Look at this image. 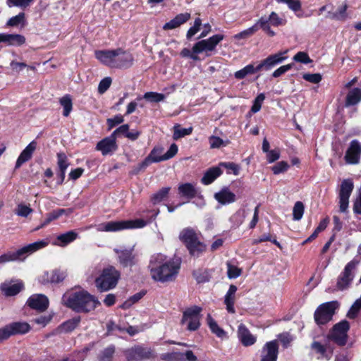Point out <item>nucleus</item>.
Masks as SVG:
<instances>
[{
  "instance_id": "9d476101",
  "label": "nucleus",
  "mask_w": 361,
  "mask_h": 361,
  "mask_svg": "<svg viewBox=\"0 0 361 361\" xmlns=\"http://www.w3.org/2000/svg\"><path fill=\"white\" fill-rule=\"evenodd\" d=\"M350 324L347 320H342L336 324L329 333L327 338L339 346H344L348 341V332Z\"/></svg>"
},
{
  "instance_id": "5701e85b",
  "label": "nucleus",
  "mask_w": 361,
  "mask_h": 361,
  "mask_svg": "<svg viewBox=\"0 0 361 361\" xmlns=\"http://www.w3.org/2000/svg\"><path fill=\"white\" fill-rule=\"evenodd\" d=\"M215 200L221 204H228L236 200L235 195L228 188H224L214 194Z\"/></svg>"
},
{
  "instance_id": "603ef678",
  "label": "nucleus",
  "mask_w": 361,
  "mask_h": 361,
  "mask_svg": "<svg viewBox=\"0 0 361 361\" xmlns=\"http://www.w3.org/2000/svg\"><path fill=\"white\" fill-rule=\"evenodd\" d=\"M34 0H6V4L9 8L16 6L25 9L30 6Z\"/></svg>"
},
{
  "instance_id": "423d86ee",
  "label": "nucleus",
  "mask_w": 361,
  "mask_h": 361,
  "mask_svg": "<svg viewBox=\"0 0 361 361\" xmlns=\"http://www.w3.org/2000/svg\"><path fill=\"white\" fill-rule=\"evenodd\" d=\"M120 279V272L113 266L102 270L95 279V286L100 292H106L114 288Z\"/></svg>"
},
{
  "instance_id": "f257e3e1",
  "label": "nucleus",
  "mask_w": 361,
  "mask_h": 361,
  "mask_svg": "<svg viewBox=\"0 0 361 361\" xmlns=\"http://www.w3.org/2000/svg\"><path fill=\"white\" fill-rule=\"evenodd\" d=\"M148 268L153 280L164 283L175 279L180 264L173 260H167L165 255L158 253L152 256Z\"/></svg>"
},
{
  "instance_id": "4d7b16f0",
  "label": "nucleus",
  "mask_w": 361,
  "mask_h": 361,
  "mask_svg": "<svg viewBox=\"0 0 361 361\" xmlns=\"http://www.w3.org/2000/svg\"><path fill=\"white\" fill-rule=\"evenodd\" d=\"M360 309L361 298H358L354 302L350 309L348 310L347 313V317L350 319H355L357 317Z\"/></svg>"
},
{
  "instance_id": "680f3d73",
  "label": "nucleus",
  "mask_w": 361,
  "mask_h": 361,
  "mask_svg": "<svg viewBox=\"0 0 361 361\" xmlns=\"http://www.w3.org/2000/svg\"><path fill=\"white\" fill-rule=\"evenodd\" d=\"M302 78L311 83L317 84L321 82L322 76L320 73H305Z\"/></svg>"
},
{
  "instance_id": "f03ea898",
  "label": "nucleus",
  "mask_w": 361,
  "mask_h": 361,
  "mask_svg": "<svg viewBox=\"0 0 361 361\" xmlns=\"http://www.w3.org/2000/svg\"><path fill=\"white\" fill-rule=\"evenodd\" d=\"M63 304L78 313H87L94 310L100 302L87 290H82L71 293H65L62 297Z\"/></svg>"
},
{
  "instance_id": "393cba45",
  "label": "nucleus",
  "mask_w": 361,
  "mask_h": 361,
  "mask_svg": "<svg viewBox=\"0 0 361 361\" xmlns=\"http://www.w3.org/2000/svg\"><path fill=\"white\" fill-rule=\"evenodd\" d=\"M179 239L187 247L188 245L195 243L198 240V237L194 229L185 228L180 231Z\"/></svg>"
},
{
  "instance_id": "052dcab7",
  "label": "nucleus",
  "mask_w": 361,
  "mask_h": 361,
  "mask_svg": "<svg viewBox=\"0 0 361 361\" xmlns=\"http://www.w3.org/2000/svg\"><path fill=\"white\" fill-rule=\"evenodd\" d=\"M293 60L296 62L307 64L312 61L308 54L305 51H299L294 56Z\"/></svg>"
},
{
  "instance_id": "c756f323",
  "label": "nucleus",
  "mask_w": 361,
  "mask_h": 361,
  "mask_svg": "<svg viewBox=\"0 0 361 361\" xmlns=\"http://www.w3.org/2000/svg\"><path fill=\"white\" fill-rule=\"evenodd\" d=\"M178 190L182 197L188 200L194 198L197 195V190L195 185L189 183L179 185Z\"/></svg>"
},
{
  "instance_id": "864d4df0",
  "label": "nucleus",
  "mask_w": 361,
  "mask_h": 361,
  "mask_svg": "<svg viewBox=\"0 0 361 361\" xmlns=\"http://www.w3.org/2000/svg\"><path fill=\"white\" fill-rule=\"evenodd\" d=\"M257 30L261 28L263 31L266 32L269 36L273 37L276 35L275 32L271 29V25L267 23L264 18H260L257 21Z\"/></svg>"
},
{
  "instance_id": "9b49d317",
  "label": "nucleus",
  "mask_w": 361,
  "mask_h": 361,
  "mask_svg": "<svg viewBox=\"0 0 361 361\" xmlns=\"http://www.w3.org/2000/svg\"><path fill=\"white\" fill-rule=\"evenodd\" d=\"M202 308L198 306H192L184 311L181 324L187 323V329L189 331H196L200 326V319Z\"/></svg>"
},
{
  "instance_id": "7ed1b4c3",
  "label": "nucleus",
  "mask_w": 361,
  "mask_h": 361,
  "mask_svg": "<svg viewBox=\"0 0 361 361\" xmlns=\"http://www.w3.org/2000/svg\"><path fill=\"white\" fill-rule=\"evenodd\" d=\"M94 56L102 63L113 68H128L134 63L133 54L122 48L97 50Z\"/></svg>"
},
{
  "instance_id": "13d9d810",
  "label": "nucleus",
  "mask_w": 361,
  "mask_h": 361,
  "mask_svg": "<svg viewBox=\"0 0 361 361\" xmlns=\"http://www.w3.org/2000/svg\"><path fill=\"white\" fill-rule=\"evenodd\" d=\"M33 210L27 205L19 204L16 209V214L21 217H27Z\"/></svg>"
},
{
  "instance_id": "de8ad7c7",
  "label": "nucleus",
  "mask_w": 361,
  "mask_h": 361,
  "mask_svg": "<svg viewBox=\"0 0 361 361\" xmlns=\"http://www.w3.org/2000/svg\"><path fill=\"white\" fill-rule=\"evenodd\" d=\"M164 149L162 147H154L150 152L148 157L152 161L153 163H157L162 161H165L164 159V154H161Z\"/></svg>"
},
{
  "instance_id": "72a5a7b5",
  "label": "nucleus",
  "mask_w": 361,
  "mask_h": 361,
  "mask_svg": "<svg viewBox=\"0 0 361 361\" xmlns=\"http://www.w3.org/2000/svg\"><path fill=\"white\" fill-rule=\"evenodd\" d=\"M361 101V90L355 87L351 90L347 94L345 106H350L358 104Z\"/></svg>"
},
{
  "instance_id": "2f4dec72",
  "label": "nucleus",
  "mask_w": 361,
  "mask_h": 361,
  "mask_svg": "<svg viewBox=\"0 0 361 361\" xmlns=\"http://www.w3.org/2000/svg\"><path fill=\"white\" fill-rule=\"evenodd\" d=\"M78 236V233L74 231H69L57 236L56 242L54 243L61 247H65L74 241Z\"/></svg>"
},
{
  "instance_id": "4be33fe9",
  "label": "nucleus",
  "mask_w": 361,
  "mask_h": 361,
  "mask_svg": "<svg viewBox=\"0 0 361 361\" xmlns=\"http://www.w3.org/2000/svg\"><path fill=\"white\" fill-rule=\"evenodd\" d=\"M37 147V142L35 141H32L20 153L18 157L16 163V169L20 168L24 163L29 161L35 150Z\"/></svg>"
},
{
  "instance_id": "f704fd0d",
  "label": "nucleus",
  "mask_w": 361,
  "mask_h": 361,
  "mask_svg": "<svg viewBox=\"0 0 361 361\" xmlns=\"http://www.w3.org/2000/svg\"><path fill=\"white\" fill-rule=\"evenodd\" d=\"M207 245L200 242L199 239L195 243L188 245L187 249L191 256L198 257L205 252Z\"/></svg>"
},
{
  "instance_id": "f8f14e48",
  "label": "nucleus",
  "mask_w": 361,
  "mask_h": 361,
  "mask_svg": "<svg viewBox=\"0 0 361 361\" xmlns=\"http://www.w3.org/2000/svg\"><path fill=\"white\" fill-rule=\"evenodd\" d=\"M224 36L221 34H216L208 39H202L194 44L192 51L195 54L205 52L207 56H210L209 52L215 50L217 44L221 42Z\"/></svg>"
},
{
  "instance_id": "6ab92c4d",
  "label": "nucleus",
  "mask_w": 361,
  "mask_h": 361,
  "mask_svg": "<svg viewBox=\"0 0 361 361\" xmlns=\"http://www.w3.org/2000/svg\"><path fill=\"white\" fill-rule=\"evenodd\" d=\"M27 305L38 312H44L49 307V299L43 294H34L27 301Z\"/></svg>"
},
{
  "instance_id": "0e129e2a",
  "label": "nucleus",
  "mask_w": 361,
  "mask_h": 361,
  "mask_svg": "<svg viewBox=\"0 0 361 361\" xmlns=\"http://www.w3.org/2000/svg\"><path fill=\"white\" fill-rule=\"evenodd\" d=\"M202 20H200V18H196L195 20L193 26L190 27V29L187 32V39H190L192 36H194L200 30Z\"/></svg>"
},
{
  "instance_id": "ea45409f",
  "label": "nucleus",
  "mask_w": 361,
  "mask_h": 361,
  "mask_svg": "<svg viewBox=\"0 0 361 361\" xmlns=\"http://www.w3.org/2000/svg\"><path fill=\"white\" fill-rule=\"evenodd\" d=\"M261 18H264L267 20V23L269 24V25H272L274 27L283 25L286 24V20L279 17L278 13H276L274 11H272L268 17L264 16H262Z\"/></svg>"
},
{
  "instance_id": "37998d69",
  "label": "nucleus",
  "mask_w": 361,
  "mask_h": 361,
  "mask_svg": "<svg viewBox=\"0 0 361 361\" xmlns=\"http://www.w3.org/2000/svg\"><path fill=\"white\" fill-rule=\"evenodd\" d=\"M192 132V128L190 127L188 128H183L180 127V125L176 124L173 126V138L175 140H177L185 135H189Z\"/></svg>"
},
{
  "instance_id": "09e8293b",
  "label": "nucleus",
  "mask_w": 361,
  "mask_h": 361,
  "mask_svg": "<svg viewBox=\"0 0 361 361\" xmlns=\"http://www.w3.org/2000/svg\"><path fill=\"white\" fill-rule=\"evenodd\" d=\"M114 353L115 346L114 345H109L102 351L99 361H112Z\"/></svg>"
},
{
  "instance_id": "6e6d98bb",
  "label": "nucleus",
  "mask_w": 361,
  "mask_h": 361,
  "mask_svg": "<svg viewBox=\"0 0 361 361\" xmlns=\"http://www.w3.org/2000/svg\"><path fill=\"white\" fill-rule=\"evenodd\" d=\"M227 276L229 279H236L239 276H240L242 273V270L237 267L236 266H234L231 264V262H228L227 264Z\"/></svg>"
},
{
  "instance_id": "7c9ffc66",
  "label": "nucleus",
  "mask_w": 361,
  "mask_h": 361,
  "mask_svg": "<svg viewBox=\"0 0 361 361\" xmlns=\"http://www.w3.org/2000/svg\"><path fill=\"white\" fill-rule=\"evenodd\" d=\"M237 291V287L235 285H231L224 298V303L226 305V310L230 313H235L234 302L235 294Z\"/></svg>"
},
{
  "instance_id": "20e7f679",
  "label": "nucleus",
  "mask_w": 361,
  "mask_h": 361,
  "mask_svg": "<svg viewBox=\"0 0 361 361\" xmlns=\"http://www.w3.org/2000/svg\"><path fill=\"white\" fill-rule=\"evenodd\" d=\"M288 51L286 50L284 51H279L276 54H271L262 60L257 66H254V65L251 63L248 64L243 68L235 72L234 76L238 80H242L247 75L254 74L258 71H269L286 59L287 56L284 55Z\"/></svg>"
},
{
  "instance_id": "4c0bfd02",
  "label": "nucleus",
  "mask_w": 361,
  "mask_h": 361,
  "mask_svg": "<svg viewBox=\"0 0 361 361\" xmlns=\"http://www.w3.org/2000/svg\"><path fill=\"white\" fill-rule=\"evenodd\" d=\"M279 4H286L288 8L296 13V16L299 18L302 17V15L297 13L302 9V4L300 0H275Z\"/></svg>"
},
{
  "instance_id": "a19ab883",
  "label": "nucleus",
  "mask_w": 361,
  "mask_h": 361,
  "mask_svg": "<svg viewBox=\"0 0 361 361\" xmlns=\"http://www.w3.org/2000/svg\"><path fill=\"white\" fill-rule=\"evenodd\" d=\"M171 190L170 187H164L153 194L151 197V201L154 204H157L161 202L162 200L166 198L168 194Z\"/></svg>"
},
{
  "instance_id": "b1692460",
  "label": "nucleus",
  "mask_w": 361,
  "mask_h": 361,
  "mask_svg": "<svg viewBox=\"0 0 361 361\" xmlns=\"http://www.w3.org/2000/svg\"><path fill=\"white\" fill-rule=\"evenodd\" d=\"M190 18V14L188 13L178 14L174 18L165 23L163 29L165 30L175 29L186 23Z\"/></svg>"
},
{
  "instance_id": "c85d7f7f",
  "label": "nucleus",
  "mask_w": 361,
  "mask_h": 361,
  "mask_svg": "<svg viewBox=\"0 0 361 361\" xmlns=\"http://www.w3.org/2000/svg\"><path fill=\"white\" fill-rule=\"evenodd\" d=\"M68 157L63 152L57 154V165L59 169L60 183H62L65 178V174L67 168L69 166Z\"/></svg>"
},
{
  "instance_id": "6e6552de",
  "label": "nucleus",
  "mask_w": 361,
  "mask_h": 361,
  "mask_svg": "<svg viewBox=\"0 0 361 361\" xmlns=\"http://www.w3.org/2000/svg\"><path fill=\"white\" fill-rule=\"evenodd\" d=\"M359 263L360 260L353 259L345 266L337 278L336 286L337 290L342 291L350 288L355 277V271Z\"/></svg>"
},
{
  "instance_id": "bf43d9fd",
  "label": "nucleus",
  "mask_w": 361,
  "mask_h": 361,
  "mask_svg": "<svg viewBox=\"0 0 361 361\" xmlns=\"http://www.w3.org/2000/svg\"><path fill=\"white\" fill-rule=\"evenodd\" d=\"M145 295V293L144 292H140V293H137L136 294H135L134 295H133L132 297H130L127 301H126L122 305H121V307L123 309H126V308H128L129 307H130L132 305H133L134 303L137 302V301H139Z\"/></svg>"
},
{
  "instance_id": "a211bd4d",
  "label": "nucleus",
  "mask_w": 361,
  "mask_h": 361,
  "mask_svg": "<svg viewBox=\"0 0 361 361\" xmlns=\"http://www.w3.org/2000/svg\"><path fill=\"white\" fill-rule=\"evenodd\" d=\"M67 276L66 271L61 269H54L49 271H45L40 276L39 281L43 283H59L62 282Z\"/></svg>"
},
{
  "instance_id": "774afa93",
  "label": "nucleus",
  "mask_w": 361,
  "mask_h": 361,
  "mask_svg": "<svg viewBox=\"0 0 361 361\" xmlns=\"http://www.w3.org/2000/svg\"><path fill=\"white\" fill-rule=\"evenodd\" d=\"M26 42L25 36L20 34H11V46L20 47Z\"/></svg>"
},
{
  "instance_id": "e433bc0d",
  "label": "nucleus",
  "mask_w": 361,
  "mask_h": 361,
  "mask_svg": "<svg viewBox=\"0 0 361 361\" xmlns=\"http://www.w3.org/2000/svg\"><path fill=\"white\" fill-rule=\"evenodd\" d=\"M59 104L63 108V115L68 117L73 109V102L70 94H66L59 99Z\"/></svg>"
},
{
  "instance_id": "cd10ccee",
  "label": "nucleus",
  "mask_w": 361,
  "mask_h": 361,
  "mask_svg": "<svg viewBox=\"0 0 361 361\" xmlns=\"http://www.w3.org/2000/svg\"><path fill=\"white\" fill-rule=\"evenodd\" d=\"M23 288L22 282L16 283H3L1 284L0 288L6 296H13L17 295Z\"/></svg>"
},
{
  "instance_id": "338daca9",
  "label": "nucleus",
  "mask_w": 361,
  "mask_h": 361,
  "mask_svg": "<svg viewBox=\"0 0 361 361\" xmlns=\"http://www.w3.org/2000/svg\"><path fill=\"white\" fill-rule=\"evenodd\" d=\"M111 78L106 77L102 79L98 85V92L100 94H104L110 87L111 84Z\"/></svg>"
},
{
  "instance_id": "aec40b11",
  "label": "nucleus",
  "mask_w": 361,
  "mask_h": 361,
  "mask_svg": "<svg viewBox=\"0 0 361 361\" xmlns=\"http://www.w3.org/2000/svg\"><path fill=\"white\" fill-rule=\"evenodd\" d=\"M96 149L106 156L114 153L117 149L116 137L111 135L99 141L96 145Z\"/></svg>"
},
{
  "instance_id": "5fc2aeb1",
  "label": "nucleus",
  "mask_w": 361,
  "mask_h": 361,
  "mask_svg": "<svg viewBox=\"0 0 361 361\" xmlns=\"http://www.w3.org/2000/svg\"><path fill=\"white\" fill-rule=\"evenodd\" d=\"M279 341L281 343L284 348L290 346L291 342L293 341L294 337L288 332H283L277 336Z\"/></svg>"
},
{
  "instance_id": "e2e57ef3",
  "label": "nucleus",
  "mask_w": 361,
  "mask_h": 361,
  "mask_svg": "<svg viewBox=\"0 0 361 361\" xmlns=\"http://www.w3.org/2000/svg\"><path fill=\"white\" fill-rule=\"evenodd\" d=\"M264 99H265V95L264 93H260L259 94H258L257 97L255 99V100L253 102V105L251 108L252 112H253V113L258 112L260 110V109L262 107V104Z\"/></svg>"
},
{
  "instance_id": "dca6fc26",
  "label": "nucleus",
  "mask_w": 361,
  "mask_h": 361,
  "mask_svg": "<svg viewBox=\"0 0 361 361\" xmlns=\"http://www.w3.org/2000/svg\"><path fill=\"white\" fill-rule=\"evenodd\" d=\"M279 355V341L267 342L260 351V361H277Z\"/></svg>"
},
{
  "instance_id": "ddd939ff",
  "label": "nucleus",
  "mask_w": 361,
  "mask_h": 361,
  "mask_svg": "<svg viewBox=\"0 0 361 361\" xmlns=\"http://www.w3.org/2000/svg\"><path fill=\"white\" fill-rule=\"evenodd\" d=\"M127 361H142L153 357V350L149 348L135 345L124 351Z\"/></svg>"
},
{
  "instance_id": "c03bdc74",
  "label": "nucleus",
  "mask_w": 361,
  "mask_h": 361,
  "mask_svg": "<svg viewBox=\"0 0 361 361\" xmlns=\"http://www.w3.org/2000/svg\"><path fill=\"white\" fill-rule=\"evenodd\" d=\"M257 31V22L250 27L235 34L233 36L235 39H245L253 35Z\"/></svg>"
},
{
  "instance_id": "49530a36",
  "label": "nucleus",
  "mask_w": 361,
  "mask_h": 361,
  "mask_svg": "<svg viewBox=\"0 0 361 361\" xmlns=\"http://www.w3.org/2000/svg\"><path fill=\"white\" fill-rule=\"evenodd\" d=\"M193 276L197 283H207L209 281L211 275L208 270H197L193 272Z\"/></svg>"
},
{
  "instance_id": "69168bd1",
  "label": "nucleus",
  "mask_w": 361,
  "mask_h": 361,
  "mask_svg": "<svg viewBox=\"0 0 361 361\" xmlns=\"http://www.w3.org/2000/svg\"><path fill=\"white\" fill-rule=\"evenodd\" d=\"M288 166H289L286 161H282L272 166L271 170L274 174L278 175L286 171Z\"/></svg>"
},
{
  "instance_id": "412c9836",
  "label": "nucleus",
  "mask_w": 361,
  "mask_h": 361,
  "mask_svg": "<svg viewBox=\"0 0 361 361\" xmlns=\"http://www.w3.org/2000/svg\"><path fill=\"white\" fill-rule=\"evenodd\" d=\"M238 337L244 346L252 345L257 341V338L250 333L243 324H240L238 326Z\"/></svg>"
},
{
  "instance_id": "39448f33",
  "label": "nucleus",
  "mask_w": 361,
  "mask_h": 361,
  "mask_svg": "<svg viewBox=\"0 0 361 361\" xmlns=\"http://www.w3.org/2000/svg\"><path fill=\"white\" fill-rule=\"evenodd\" d=\"M159 211L157 210L154 214L153 217L149 221L137 219L135 220H123L109 221L105 224H102L98 226L97 230L99 231L106 232H116L125 229L140 228L145 227L148 223L152 222L155 219Z\"/></svg>"
},
{
  "instance_id": "8fccbe9b",
  "label": "nucleus",
  "mask_w": 361,
  "mask_h": 361,
  "mask_svg": "<svg viewBox=\"0 0 361 361\" xmlns=\"http://www.w3.org/2000/svg\"><path fill=\"white\" fill-rule=\"evenodd\" d=\"M305 211V207L302 202L298 201L295 203L293 209V219L299 221L302 219Z\"/></svg>"
},
{
  "instance_id": "a18cd8bd",
  "label": "nucleus",
  "mask_w": 361,
  "mask_h": 361,
  "mask_svg": "<svg viewBox=\"0 0 361 361\" xmlns=\"http://www.w3.org/2000/svg\"><path fill=\"white\" fill-rule=\"evenodd\" d=\"M161 358L165 361H185L184 353L180 352H171L164 353Z\"/></svg>"
},
{
  "instance_id": "3c124183",
  "label": "nucleus",
  "mask_w": 361,
  "mask_h": 361,
  "mask_svg": "<svg viewBox=\"0 0 361 361\" xmlns=\"http://www.w3.org/2000/svg\"><path fill=\"white\" fill-rule=\"evenodd\" d=\"M143 98L150 102H159L164 101L166 96L164 94L155 92H147L143 95Z\"/></svg>"
},
{
  "instance_id": "a878e982",
  "label": "nucleus",
  "mask_w": 361,
  "mask_h": 361,
  "mask_svg": "<svg viewBox=\"0 0 361 361\" xmlns=\"http://www.w3.org/2000/svg\"><path fill=\"white\" fill-rule=\"evenodd\" d=\"M311 348L316 353L319 354L322 358L329 360L331 357L333 350L327 345L322 344L319 341H313L311 344Z\"/></svg>"
},
{
  "instance_id": "58836bf2",
  "label": "nucleus",
  "mask_w": 361,
  "mask_h": 361,
  "mask_svg": "<svg viewBox=\"0 0 361 361\" xmlns=\"http://www.w3.org/2000/svg\"><path fill=\"white\" fill-rule=\"evenodd\" d=\"M26 23L25 15L23 12L19 13L18 15L11 17L6 22V27H18V25H21L22 27L25 26Z\"/></svg>"
},
{
  "instance_id": "2eb2a0df",
  "label": "nucleus",
  "mask_w": 361,
  "mask_h": 361,
  "mask_svg": "<svg viewBox=\"0 0 361 361\" xmlns=\"http://www.w3.org/2000/svg\"><path fill=\"white\" fill-rule=\"evenodd\" d=\"M354 184L351 179H345L339 190V207L341 212H345L348 208L349 198L353 190Z\"/></svg>"
},
{
  "instance_id": "4468645a",
  "label": "nucleus",
  "mask_w": 361,
  "mask_h": 361,
  "mask_svg": "<svg viewBox=\"0 0 361 361\" xmlns=\"http://www.w3.org/2000/svg\"><path fill=\"white\" fill-rule=\"evenodd\" d=\"M114 252L120 265L123 267H132L137 262V255L134 253V246L130 248H114Z\"/></svg>"
},
{
  "instance_id": "f3484780",
  "label": "nucleus",
  "mask_w": 361,
  "mask_h": 361,
  "mask_svg": "<svg viewBox=\"0 0 361 361\" xmlns=\"http://www.w3.org/2000/svg\"><path fill=\"white\" fill-rule=\"evenodd\" d=\"M361 157V143L357 140H353L349 145L345 154L347 164H357Z\"/></svg>"
},
{
  "instance_id": "bb28decb",
  "label": "nucleus",
  "mask_w": 361,
  "mask_h": 361,
  "mask_svg": "<svg viewBox=\"0 0 361 361\" xmlns=\"http://www.w3.org/2000/svg\"><path fill=\"white\" fill-rule=\"evenodd\" d=\"M221 169L217 166L209 168L204 174L201 179L204 185H209L213 183L219 176L222 174Z\"/></svg>"
},
{
  "instance_id": "c9c22d12",
  "label": "nucleus",
  "mask_w": 361,
  "mask_h": 361,
  "mask_svg": "<svg viewBox=\"0 0 361 361\" xmlns=\"http://www.w3.org/2000/svg\"><path fill=\"white\" fill-rule=\"evenodd\" d=\"M80 322V318L79 317H74L61 324L59 327V330L61 333L66 334L71 332L78 326Z\"/></svg>"
},
{
  "instance_id": "79ce46f5",
  "label": "nucleus",
  "mask_w": 361,
  "mask_h": 361,
  "mask_svg": "<svg viewBox=\"0 0 361 361\" xmlns=\"http://www.w3.org/2000/svg\"><path fill=\"white\" fill-rule=\"evenodd\" d=\"M208 325L212 331L219 338H224L226 336V332L219 326L215 320L211 317L210 314L207 315Z\"/></svg>"
},
{
  "instance_id": "0eeeda50",
  "label": "nucleus",
  "mask_w": 361,
  "mask_h": 361,
  "mask_svg": "<svg viewBox=\"0 0 361 361\" xmlns=\"http://www.w3.org/2000/svg\"><path fill=\"white\" fill-rule=\"evenodd\" d=\"M47 242L40 240L29 244L15 252H8L0 256V263H6L16 260L24 259L27 255H30L35 251L44 247L47 245Z\"/></svg>"
},
{
  "instance_id": "1a4fd4ad",
  "label": "nucleus",
  "mask_w": 361,
  "mask_h": 361,
  "mask_svg": "<svg viewBox=\"0 0 361 361\" xmlns=\"http://www.w3.org/2000/svg\"><path fill=\"white\" fill-rule=\"evenodd\" d=\"M339 307V303L334 300L320 305L316 310L314 317L318 325H323L332 319L335 311Z\"/></svg>"
},
{
  "instance_id": "473e14b6",
  "label": "nucleus",
  "mask_w": 361,
  "mask_h": 361,
  "mask_svg": "<svg viewBox=\"0 0 361 361\" xmlns=\"http://www.w3.org/2000/svg\"><path fill=\"white\" fill-rule=\"evenodd\" d=\"M8 324L13 336L27 334L31 329L30 325L25 322H16Z\"/></svg>"
}]
</instances>
